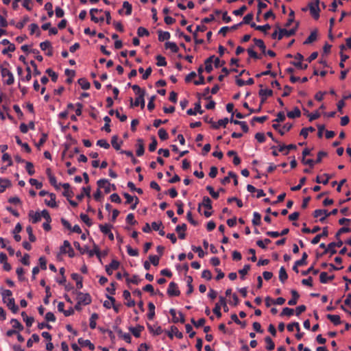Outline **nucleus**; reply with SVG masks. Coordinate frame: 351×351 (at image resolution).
<instances>
[{
    "mask_svg": "<svg viewBox=\"0 0 351 351\" xmlns=\"http://www.w3.org/2000/svg\"><path fill=\"white\" fill-rule=\"evenodd\" d=\"M21 316L23 317V321L25 322L27 327H31L34 319L32 317H28L25 311L21 313Z\"/></svg>",
    "mask_w": 351,
    "mask_h": 351,
    "instance_id": "nucleus-31",
    "label": "nucleus"
},
{
    "mask_svg": "<svg viewBox=\"0 0 351 351\" xmlns=\"http://www.w3.org/2000/svg\"><path fill=\"white\" fill-rule=\"evenodd\" d=\"M123 297L125 300H128L125 304L128 307H133L135 306L136 302L134 300L131 299L130 292L128 290H125L123 293Z\"/></svg>",
    "mask_w": 351,
    "mask_h": 351,
    "instance_id": "nucleus-15",
    "label": "nucleus"
},
{
    "mask_svg": "<svg viewBox=\"0 0 351 351\" xmlns=\"http://www.w3.org/2000/svg\"><path fill=\"white\" fill-rule=\"evenodd\" d=\"M111 228H112V226L109 225L108 223L99 225V229H100L101 232L102 233H104V234H108V233H110V232L111 231L110 230Z\"/></svg>",
    "mask_w": 351,
    "mask_h": 351,
    "instance_id": "nucleus-49",
    "label": "nucleus"
},
{
    "mask_svg": "<svg viewBox=\"0 0 351 351\" xmlns=\"http://www.w3.org/2000/svg\"><path fill=\"white\" fill-rule=\"evenodd\" d=\"M80 217V219H82V221L84 223H86V225L88 227H90L93 225L91 219L89 218V217L87 215H86L84 213H81Z\"/></svg>",
    "mask_w": 351,
    "mask_h": 351,
    "instance_id": "nucleus-44",
    "label": "nucleus"
},
{
    "mask_svg": "<svg viewBox=\"0 0 351 351\" xmlns=\"http://www.w3.org/2000/svg\"><path fill=\"white\" fill-rule=\"evenodd\" d=\"M158 40L160 42L169 40L171 36V34L169 32H163L162 30H158Z\"/></svg>",
    "mask_w": 351,
    "mask_h": 351,
    "instance_id": "nucleus-26",
    "label": "nucleus"
},
{
    "mask_svg": "<svg viewBox=\"0 0 351 351\" xmlns=\"http://www.w3.org/2000/svg\"><path fill=\"white\" fill-rule=\"evenodd\" d=\"M124 276H126V282L128 284H134V285H138L140 282L141 281V279L139 278V277L137 275H133L132 278H129V274L128 272H125L123 274Z\"/></svg>",
    "mask_w": 351,
    "mask_h": 351,
    "instance_id": "nucleus-16",
    "label": "nucleus"
},
{
    "mask_svg": "<svg viewBox=\"0 0 351 351\" xmlns=\"http://www.w3.org/2000/svg\"><path fill=\"white\" fill-rule=\"evenodd\" d=\"M328 235V227H324L322 232L321 234H317L311 241V243L315 245L318 243L322 237H326Z\"/></svg>",
    "mask_w": 351,
    "mask_h": 351,
    "instance_id": "nucleus-11",
    "label": "nucleus"
},
{
    "mask_svg": "<svg viewBox=\"0 0 351 351\" xmlns=\"http://www.w3.org/2000/svg\"><path fill=\"white\" fill-rule=\"evenodd\" d=\"M45 9L47 11V14L49 17H51L53 15V4L51 2H47L45 5Z\"/></svg>",
    "mask_w": 351,
    "mask_h": 351,
    "instance_id": "nucleus-63",
    "label": "nucleus"
},
{
    "mask_svg": "<svg viewBox=\"0 0 351 351\" xmlns=\"http://www.w3.org/2000/svg\"><path fill=\"white\" fill-rule=\"evenodd\" d=\"M29 21V17L28 16H25L23 17L22 20L17 23L16 25H15V27L19 29H21L24 27L25 25Z\"/></svg>",
    "mask_w": 351,
    "mask_h": 351,
    "instance_id": "nucleus-42",
    "label": "nucleus"
},
{
    "mask_svg": "<svg viewBox=\"0 0 351 351\" xmlns=\"http://www.w3.org/2000/svg\"><path fill=\"white\" fill-rule=\"evenodd\" d=\"M288 278V275L284 267H281L279 271V280L284 283Z\"/></svg>",
    "mask_w": 351,
    "mask_h": 351,
    "instance_id": "nucleus-35",
    "label": "nucleus"
},
{
    "mask_svg": "<svg viewBox=\"0 0 351 351\" xmlns=\"http://www.w3.org/2000/svg\"><path fill=\"white\" fill-rule=\"evenodd\" d=\"M26 231H27V233L28 234L29 241L31 242H34L36 240V238L34 236V234H33V229H32V226H28L26 228Z\"/></svg>",
    "mask_w": 351,
    "mask_h": 351,
    "instance_id": "nucleus-58",
    "label": "nucleus"
},
{
    "mask_svg": "<svg viewBox=\"0 0 351 351\" xmlns=\"http://www.w3.org/2000/svg\"><path fill=\"white\" fill-rule=\"evenodd\" d=\"M292 127H293L292 123H287L286 124H285L283 125L282 129L278 130V132L281 136H283L285 134V132L289 131L292 128Z\"/></svg>",
    "mask_w": 351,
    "mask_h": 351,
    "instance_id": "nucleus-59",
    "label": "nucleus"
},
{
    "mask_svg": "<svg viewBox=\"0 0 351 351\" xmlns=\"http://www.w3.org/2000/svg\"><path fill=\"white\" fill-rule=\"evenodd\" d=\"M317 31H313L311 32L310 35L308 36V38L306 39V40L304 42V45H308L314 42L317 40Z\"/></svg>",
    "mask_w": 351,
    "mask_h": 351,
    "instance_id": "nucleus-29",
    "label": "nucleus"
},
{
    "mask_svg": "<svg viewBox=\"0 0 351 351\" xmlns=\"http://www.w3.org/2000/svg\"><path fill=\"white\" fill-rule=\"evenodd\" d=\"M79 85L84 90H88L90 87V84L88 82L86 78L82 77L80 78L77 81Z\"/></svg>",
    "mask_w": 351,
    "mask_h": 351,
    "instance_id": "nucleus-33",
    "label": "nucleus"
},
{
    "mask_svg": "<svg viewBox=\"0 0 351 351\" xmlns=\"http://www.w3.org/2000/svg\"><path fill=\"white\" fill-rule=\"evenodd\" d=\"M258 95L260 97H264L267 98V97H270L273 95V90L271 89L261 88L258 92Z\"/></svg>",
    "mask_w": 351,
    "mask_h": 351,
    "instance_id": "nucleus-46",
    "label": "nucleus"
},
{
    "mask_svg": "<svg viewBox=\"0 0 351 351\" xmlns=\"http://www.w3.org/2000/svg\"><path fill=\"white\" fill-rule=\"evenodd\" d=\"M252 222L254 226H260L261 223V215L258 212H254Z\"/></svg>",
    "mask_w": 351,
    "mask_h": 351,
    "instance_id": "nucleus-36",
    "label": "nucleus"
},
{
    "mask_svg": "<svg viewBox=\"0 0 351 351\" xmlns=\"http://www.w3.org/2000/svg\"><path fill=\"white\" fill-rule=\"evenodd\" d=\"M77 341H78V343L82 346H86L91 350H93L95 349L94 344L90 342V341L88 339L84 340L82 338H80V339H78Z\"/></svg>",
    "mask_w": 351,
    "mask_h": 351,
    "instance_id": "nucleus-21",
    "label": "nucleus"
},
{
    "mask_svg": "<svg viewBox=\"0 0 351 351\" xmlns=\"http://www.w3.org/2000/svg\"><path fill=\"white\" fill-rule=\"evenodd\" d=\"M253 41H254V43L255 44V45L260 48V49L261 50L262 53L263 54H265V53H266V46L265 45L264 41L263 40H261V39H258V38H254Z\"/></svg>",
    "mask_w": 351,
    "mask_h": 351,
    "instance_id": "nucleus-22",
    "label": "nucleus"
},
{
    "mask_svg": "<svg viewBox=\"0 0 351 351\" xmlns=\"http://www.w3.org/2000/svg\"><path fill=\"white\" fill-rule=\"evenodd\" d=\"M148 309L147 318L149 320H153L155 317V305L152 302H149Z\"/></svg>",
    "mask_w": 351,
    "mask_h": 351,
    "instance_id": "nucleus-24",
    "label": "nucleus"
},
{
    "mask_svg": "<svg viewBox=\"0 0 351 351\" xmlns=\"http://www.w3.org/2000/svg\"><path fill=\"white\" fill-rule=\"evenodd\" d=\"M28 216L30 218L32 223H36L41 220V213L40 212L29 210Z\"/></svg>",
    "mask_w": 351,
    "mask_h": 351,
    "instance_id": "nucleus-14",
    "label": "nucleus"
},
{
    "mask_svg": "<svg viewBox=\"0 0 351 351\" xmlns=\"http://www.w3.org/2000/svg\"><path fill=\"white\" fill-rule=\"evenodd\" d=\"M215 58V56L213 55V56H210L209 58H208L205 61H204V64H205V71L206 73H211V71H213V66H212V63Z\"/></svg>",
    "mask_w": 351,
    "mask_h": 351,
    "instance_id": "nucleus-18",
    "label": "nucleus"
},
{
    "mask_svg": "<svg viewBox=\"0 0 351 351\" xmlns=\"http://www.w3.org/2000/svg\"><path fill=\"white\" fill-rule=\"evenodd\" d=\"M335 242L330 243L327 248L324 252V254H326L327 252H330L331 255L335 254L337 253V250L335 249Z\"/></svg>",
    "mask_w": 351,
    "mask_h": 351,
    "instance_id": "nucleus-52",
    "label": "nucleus"
},
{
    "mask_svg": "<svg viewBox=\"0 0 351 351\" xmlns=\"http://www.w3.org/2000/svg\"><path fill=\"white\" fill-rule=\"evenodd\" d=\"M133 91L134 93L137 95V97H139L140 95L145 96V90L142 89L138 85L134 84L131 86Z\"/></svg>",
    "mask_w": 351,
    "mask_h": 351,
    "instance_id": "nucleus-32",
    "label": "nucleus"
},
{
    "mask_svg": "<svg viewBox=\"0 0 351 351\" xmlns=\"http://www.w3.org/2000/svg\"><path fill=\"white\" fill-rule=\"evenodd\" d=\"M294 313V310L293 308H290L289 307H285L282 309V311L280 313V316H291Z\"/></svg>",
    "mask_w": 351,
    "mask_h": 351,
    "instance_id": "nucleus-64",
    "label": "nucleus"
},
{
    "mask_svg": "<svg viewBox=\"0 0 351 351\" xmlns=\"http://www.w3.org/2000/svg\"><path fill=\"white\" fill-rule=\"evenodd\" d=\"M10 64L8 62H3V63L0 65V71L3 78L7 77L5 84L12 85L14 82V78L12 73L8 68Z\"/></svg>",
    "mask_w": 351,
    "mask_h": 351,
    "instance_id": "nucleus-2",
    "label": "nucleus"
},
{
    "mask_svg": "<svg viewBox=\"0 0 351 351\" xmlns=\"http://www.w3.org/2000/svg\"><path fill=\"white\" fill-rule=\"evenodd\" d=\"M158 136L162 141H165L169 138V134L164 128H160L158 130Z\"/></svg>",
    "mask_w": 351,
    "mask_h": 351,
    "instance_id": "nucleus-54",
    "label": "nucleus"
},
{
    "mask_svg": "<svg viewBox=\"0 0 351 351\" xmlns=\"http://www.w3.org/2000/svg\"><path fill=\"white\" fill-rule=\"evenodd\" d=\"M77 301L84 305H88L91 303V297L89 293H84L80 291H77Z\"/></svg>",
    "mask_w": 351,
    "mask_h": 351,
    "instance_id": "nucleus-4",
    "label": "nucleus"
},
{
    "mask_svg": "<svg viewBox=\"0 0 351 351\" xmlns=\"http://www.w3.org/2000/svg\"><path fill=\"white\" fill-rule=\"evenodd\" d=\"M250 269V265H245L243 269L239 270V274L241 275V278L244 279V276L247 274L249 270Z\"/></svg>",
    "mask_w": 351,
    "mask_h": 351,
    "instance_id": "nucleus-57",
    "label": "nucleus"
},
{
    "mask_svg": "<svg viewBox=\"0 0 351 351\" xmlns=\"http://www.w3.org/2000/svg\"><path fill=\"white\" fill-rule=\"evenodd\" d=\"M157 62L156 64L158 66H165L167 65V61L164 56L158 55L156 56Z\"/></svg>",
    "mask_w": 351,
    "mask_h": 351,
    "instance_id": "nucleus-50",
    "label": "nucleus"
},
{
    "mask_svg": "<svg viewBox=\"0 0 351 351\" xmlns=\"http://www.w3.org/2000/svg\"><path fill=\"white\" fill-rule=\"evenodd\" d=\"M277 28L279 31V34L278 36V40H280L283 38V36L290 37L295 35L296 33V28H292L289 30L285 28H280L278 26H277Z\"/></svg>",
    "mask_w": 351,
    "mask_h": 351,
    "instance_id": "nucleus-5",
    "label": "nucleus"
},
{
    "mask_svg": "<svg viewBox=\"0 0 351 351\" xmlns=\"http://www.w3.org/2000/svg\"><path fill=\"white\" fill-rule=\"evenodd\" d=\"M326 317L334 324V325L337 326L341 324V321L339 315H331L328 314Z\"/></svg>",
    "mask_w": 351,
    "mask_h": 351,
    "instance_id": "nucleus-25",
    "label": "nucleus"
},
{
    "mask_svg": "<svg viewBox=\"0 0 351 351\" xmlns=\"http://www.w3.org/2000/svg\"><path fill=\"white\" fill-rule=\"evenodd\" d=\"M10 323L12 324V328L14 330H18L19 331H21L23 330V326L16 319H12L10 320Z\"/></svg>",
    "mask_w": 351,
    "mask_h": 351,
    "instance_id": "nucleus-39",
    "label": "nucleus"
},
{
    "mask_svg": "<svg viewBox=\"0 0 351 351\" xmlns=\"http://www.w3.org/2000/svg\"><path fill=\"white\" fill-rule=\"evenodd\" d=\"M350 232H351V228H350L348 227H342L335 234V238L337 239H339V238L341 234Z\"/></svg>",
    "mask_w": 351,
    "mask_h": 351,
    "instance_id": "nucleus-56",
    "label": "nucleus"
},
{
    "mask_svg": "<svg viewBox=\"0 0 351 351\" xmlns=\"http://www.w3.org/2000/svg\"><path fill=\"white\" fill-rule=\"evenodd\" d=\"M315 130V128L311 126L308 128H304L301 130L300 134L306 138L308 136V132H313Z\"/></svg>",
    "mask_w": 351,
    "mask_h": 351,
    "instance_id": "nucleus-51",
    "label": "nucleus"
},
{
    "mask_svg": "<svg viewBox=\"0 0 351 351\" xmlns=\"http://www.w3.org/2000/svg\"><path fill=\"white\" fill-rule=\"evenodd\" d=\"M291 293L292 295V298L288 301V304L289 306H294L297 304L298 300L300 298V295L296 290H291Z\"/></svg>",
    "mask_w": 351,
    "mask_h": 351,
    "instance_id": "nucleus-19",
    "label": "nucleus"
},
{
    "mask_svg": "<svg viewBox=\"0 0 351 351\" xmlns=\"http://www.w3.org/2000/svg\"><path fill=\"white\" fill-rule=\"evenodd\" d=\"M49 197H50V200L49 201H47V199H45V204L51 207V208H56L58 206L57 204H56V196L54 193H49Z\"/></svg>",
    "mask_w": 351,
    "mask_h": 351,
    "instance_id": "nucleus-27",
    "label": "nucleus"
},
{
    "mask_svg": "<svg viewBox=\"0 0 351 351\" xmlns=\"http://www.w3.org/2000/svg\"><path fill=\"white\" fill-rule=\"evenodd\" d=\"M296 328V330L298 332H299L300 330V324L298 322H294L293 323H291V324H289L287 326V330L289 331V332H292L293 330V328Z\"/></svg>",
    "mask_w": 351,
    "mask_h": 351,
    "instance_id": "nucleus-61",
    "label": "nucleus"
},
{
    "mask_svg": "<svg viewBox=\"0 0 351 351\" xmlns=\"http://www.w3.org/2000/svg\"><path fill=\"white\" fill-rule=\"evenodd\" d=\"M84 196H87L88 197H90V186L83 187L82 188V192L80 194H78L76 196V198L79 201H81L84 197Z\"/></svg>",
    "mask_w": 351,
    "mask_h": 351,
    "instance_id": "nucleus-20",
    "label": "nucleus"
},
{
    "mask_svg": "<svg viewBox=\"0 0 351 351\" xmlns=\"http://www.w3.org/2000/svg\"><path fill=\"white\" fill-rule=\"evenodd\" d=\"M1 295L3 303L6 304L8 308L13 313H16L19 311V306L15 304L14 299L12 297V291L9 289H5L3 291Z\"/></svg>",
    "mask_w": 351,
    "mask_h": 351,
    "instance_id": "nucleus-1",
    "label": "nucleus"
},
{
    "mask_svg": "<svg viewBox=\"0 0 351 351\" xmlns=\"http://www.w3.org/2000/svg\"><path fill=\"white\" fill-rule=\"evenodd\" d=\"M301 116L300 110L298 107H295L293 110L287 112V117L290 119H295Z\"/></svg>",
    "mask_w": 351,
    "mask_h": 351,
    "instance_id": "nucleus-28",
    "label": "nucleus"
},
{
    "mask_svg": "<svg viewBox=\"0 0 351 351\" xmlns=\"http://www.w3.org/2000/svg\"><path fill=\"white\" fill-rule=\"evenodd\" d=\"M271 242V241L269 239H265L263 241L258 240L256 241V245L259 247H261L263 250H265L267 248L266 245L270 243Z\"/></svg>",
    "mask_w": 351,
    "mask_h": 351,
    "instance_id": "nucleus-48",
    "label": "nucleus"
},
{
    "mask_svg": "<svg viewBox=\"0 0 351 351\" xmlns=\"http://www.w3.org/2000/svg\"><path fill=\"white\" fill-rule=\"evenodd\" d=\"M144 97H145V96L140 95L139 97H137L136 98L134 101H133V99L131 97L130 99V107L132 108V107H134V106L136 107V106H140L141 109H143L145 108V102Z\"/></svg>",
    "mask_w": 351,
    "mask_h": 351,
    "instance_id": "nucleus-8",
    "label": "nucleus"
},
{
    "mask_svg": "<svg viewBox=\"0 0 351 351\" xmlns=\"http://www.w3.org/2000/svg\"><path fill=\"white\" fill-rule=\"evenodd\" d=\"M152 143L149 145V151L151 152H154L156 149L157 147V140L154 136H152Z\"/></svg>",
    "mask_w": 351,
    "mask_h": 351,
    "instance_id": "nucleus-53",
    "label": "nucleus"
},
{
    "mask_svg": "<svg viewBox=\"0 0 351 351\" xmlns=\"http://www.w3.org/2000/svg\"><path fill=\"white\" fill-rule=\"evenodd\" d=\"M40 341V337L37 334H33L32 337L29 339L27 341V346L28 348H31L33 345V342H38Z\"/></svg>",
    "mask_w": 351,
    "mask_h": 351,
    "instance_id": "nucleus-43",
    "label": "nucleus"
},
{
    "mask_svg": "<svg viewBox=\"0 0 351 351\" xmlns=\"http://www.w3.org/2000/svg\"><path fill=\"white\" fill-rule=\"evenodd\" d=\"M46 73L51 77V80L53 82H56L58 80V74L54 72L51 69H47L46 70Z\"/></svg>",
    "mask_w": 351,
    "mask_h": 351,
    "instance_id": "nucleus-62",
    "label": "nucleus"
},
{
    "mask_svg": "<svg viewBox=\"0 0 351 351\" xmlns=\"http://www.w3.org/2000/svg\"><path fill=\"white\" fill-rule=\"evenodd\" d=\"M137 34L140 37H143L145 36H148L149 35V32L146 28L143 27H139L137 29Z\"/></svg>",
    "mask_w": 351,
    "mask_h": 351,
    "instance_id": "nucleus-55",
    "label": "nucleus"
},
{
    "mask_svg": "<svg viewBox=\"0 0 351 351\" xmlns=\"http://www.w3.org/2000/svg\"><path fill=\"white\" fill-rule=\"evenodd\" d=\"M308 6V8L310 10V12H311V14L312 15V16L315 20H317L319 17V12H320L319 8L315 6L313 3H309Z\"/></svg>",
    "mask_w": 351,
    "mask_h": 351,
    "instance_id": "nucleus-13",
    "label": "nucleus"
},
{
    "mask_svg": "<svg viewBox=\"0 0 351 351\" xmlns=\"http://www.w3.org/2000/svg\"><path fill=\"white\" fill-rule=\"evenodd\" d=\"M167 294L169 296H178L180 294V291L178 289V285L174 282H171L167 289Z\"/></svg>",
    "mask_w": 351,
    "mask_h": 351,
    "instance_id": "nucleus-7",
    "label": "nucleus"
},
{
    "mask_svg": "<svg viewBox=\"0 0 351 351\" xmlns=\"http://www.w3.org/2000/svg\"><path fill=\"white\" fill-rule=\"evenodd\" d=\"M308 254L306 252L302 254V258L300 260L296 261V265H300L301 266L306 265L307 264L306 259Z\"/></svg>",
    "mask_w": 351,
    "mask_h": 351,
    "instance_id": "nucleus-60",
    "label": "nucleus"
},
{
    "mask_svg": "<svg viewBox=\"0 0 351 351\" xmlns=\"http://www.w3.org/2000/svg\"><path fill=\"white\" fill-rule=\"evenodd\" d=\"M117 141L118 136L116 135L113 136L111 139V144L116 150H119L121 148V144L123 143V141H121L120 143H118Z\"/></svg>",
    "mask_w": 351,
    "mask_h": 351,
    "instance_id": "nucleus-47",
    "label": "nucleus"
},
{
    "mask_svg": "<svg viewBox=\"0 0 351 351\" xmlns=\"http://www.w3.org/2000/svg\"><path fill=\"white\" fill-rule=\"evenodd\" d=\"M64 73L68 76V78L66 80V82L68 84H71L73 82V78L75 75V72L73 70H70L69 69H66Z\"/></svg>",
    "mask_w": 351,
    "mask_h": 351,
    "instance_id": "nucleus-34",
    "label": "nucleus"
},
{
    "mask_svg": "<svg viewBox=\"0 0 351 351\" xmlns=\"http://www.w3.org/2000/svg\"><path fill=\"white\" fill-rule=\"evenodd\" d=\"M10 185L11 182L9 180L0 178V193H3Z\"/></svg>",
    "mask_w": 351,
    "mask_h": 351,
    "instance_id": "nucleus-30",
    "label": "nucleus"
},
{
    "mask_svg": "<svg viewBox=\"0 0 351 351\" xmlns=\"http://www.w3.org/2000/svg\"><path fill=\"white\" fill-rule=\"evenodd\" d=\"M60 252L62 254H68L69 256L73 258L75 256V252L70 243L68 241H64L63 245L60 247Z\"/></svg>",
    "mask_w": 351,
    "mask_h": 351,
    "instance_id": "nucleus-6",
    "label": "nucleus"
},
{
    "mask_svg": "<svg viewBox=\"0 0 351 351\" xmlns=\"http://www.w3.org/2000/svg\"><path fill=\"white\" fill-rule=\"evenodd\" d=\"M187 114L189 115H196L197 113L203 114L204 110L202 109L200 100H199L197 103L195 104L194 109L189 108L186 111Z\"/></svg>",
    "mask_w": 351,
    "mask_h": 351,
    "instance_id": "nucleus-10",
    "label": "nucleus"
},
{
    "mask_svg": "<svg viewBox=\"0 0 351 351\" xmlns=\"http://www.w3.org/2000/svg\"><path fill=\"white\" fill-rule=\"evenodd\" d=\"M265 341L267 343L266 349L269 351H271L275 348V344L272 341L271 338L269 336L265 338Z\"/></svg>",
    "mask_w": 351,
    "mask_h": 351,
    "instance_id": "nucleus-41",
    "label": "nucleus"
},
{
    "mask_svg": "<svg viewBox=\"0 0 351 351\" xmlns=\"http://www.w3.org/2000/svg\"><path fill=\"white\" fill-rule=\"evenodd\" d=\"M203 206L207 210H211L213 208L211 199L208 196H204L203 197V202L201 204H199L197 210L198 212L201 211V206Z\"/></svg>",
    "mask_w": 351,
    "mask_h": 351,
    "instance_id": "nucleus-12",
    "label": "nucleus"
},
{
    "mask_svg": "<svg viewBox=\"0 0 351 351\" xmlns=\"http://www.w3.org/2000/svg\"><path fill=\"white\" fill-rule=\"evenodd\" d=\"M145 329L143 326L137 325L136 327H130L129 330L132 333V335L138 338L141 337V332Z\"/></svg>",
    "mask_w": 351,
    "mask_h": 351,
    "instance_id": "nucleus-17",
    "label": "nucleus"
},
{
    "mask_svg": "<svg viewBox=\"0 0 351 351\" xmlns=\"http://www.w3.org/2000/svg\"><path fill=\"white\" fill-rule=\"evenodd\" d=\"M166 49H169L173 53H177L179 51V48L175 43L167 42L165 44Z\"/></svg>",
    "mask_w": 351,
    "mask_h": 351,
    "instance_id": "nucleus-37",
    "label": "nucleus"
},
{
    "mask_svg": "<svg viewBox=\"0 0 351 351\" xmlns=\"http://www.w3.org/2000/svg\"><path fill=\"white\" fill-rule=\"evenodd\" d=\"M337 213H338L337 208H334L330 212H328V210H325V209H317L313 212V216L315 218H317L321 215H324V217L319 218V221H321L322 223H324L328 217H329L330 215H335L336 214H337Z\"/></svg>",
    "mask_w": 351,
    "mask_h": 351,
    "instance_id": "nucleus-3",
    "label": "nucleus"
},
{
    "mask_svg": "<svg viewBox=\"0 0 351 351\" xmlns=\"http://www.w3.org/2000/svg\"><path fill=\"white\" fill-rule=\"evenodd\" d=\"M104 121H105V124L103 126L102 130L106 131L108 133L110 132V131H111L110 126V123L111 121L110 118L108 116H106L104 118Z\"/></svg>",
    "mask_w": 351,
    "mask_h": 351,
    "instance_id": "nucleus-45",
    "label": "nucleus"
},
{
    "mask_svg": "<svg viewBox=\"0 0 351 351\" xmlns=\"http://www.w3.org/2000/svg\"><path fill=\"white\" fill-rule=\"evenodd\" d=\"M137 142H138V147H137V149H136V155L138 156H141L144 154V152H145V147H144V145H143V139L141 138H138L137 140Z\"/></svg>",
    "mask_w": 351,
    "mask_h": 351,
    "instance_id": "nucleus-23",
    "label": "nucleus"
},
{
    "mask_svg": "<svg viewBox=\"0 0 351 351\" xmlns=\"http://www.w3.org/2000/svg\"><path fill=\"white\" fill-rule=\"evenodd\" d=\"M120 263L117 260H112L111 263L106 266V271L108 275H112L114 270L119 269Z\"/></svg>",
    "mask_w": 351,
    "mask_h": 351,
    "instance_id": "nucleus-9",
    "label": "nucleus"
},
{
    "mask_svg": "<svg viewBox=\"0 0 351 351\" xmlns=\"http://www.w3.org/2000/svg\"><path fill=\"white\" fill-rule=\"evenodd\" d=\"M99 318V315L97 313H94L91 315L90 317V324H89V326H90V328L91 329H95L96 328V320Z\"/></svg>",
    "mask_w": 351,
    "mask_h": 351,
    "instance_id": "nucleus-40",
    "label": "nucleus"
},
{
    "mask_svg": "<svg viewBox=\"0 0 351 351\" xmlns=\"http://www.w3.org/2000/svg\"><path fill=\"white\" fill-rule=\"evenodd\" d=\"M210 88L209 87H206L202 93H197V97H198L199 100L201 99L202 97L206 100H209L211 99V96H209Z\"/></svg>",
    "mask_w": 351,
    "mask_h": 351,
    "instance_id": "nucleus-38",
    "label": "nucleus"
}]
</instances>
